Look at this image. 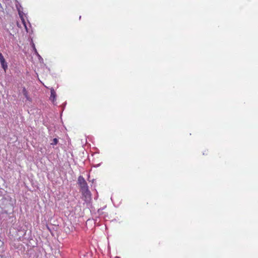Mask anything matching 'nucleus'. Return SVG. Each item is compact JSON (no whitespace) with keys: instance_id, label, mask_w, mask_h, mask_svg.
<instances>
[{"instance_id":"nucleus-2","label":"nucleus","mask_w":258,"mask_h":258,"mask_svg":"<svg viewBox=\"0 0 258 258\" xmlns=\"http://www.w3.org/2000/svg\"><path fill=\"white\" fill-rule=\"evenodd\" d=\"M81 191L86 200L91 199V194L89 190L88 187L81 189Z\"/></svg>"},{"instance_id":"nucleus-5","label":"nucleus","mask_w":258,"mask_h":258,"mask_svg":"<svg viewBox=\"0 0 258 258\" xmlns=\"http://www.w3.org/2000/svg\"><path fill=\"white\" fill-rule=\"evenodd\" d=\"M51 94H50V99L52 100V101L54 102V100H55L56 97V93L54 89H51Z\"/></svg>"},{"instance_id":"nucleus-3","label":"nucleus","mask_w":258,"mask_h":258,"mask_svg":"<svg viewBox=\"0 0 258 258\" xmlns=\"http://www.w3.org/2000/svg\"><path fill=\"white\" fill-rule=\"evenodd\" d=\"M0 62L2 64V68L6 71L8 68L7 63L5 61V59L3 54L0 52Z\"/></svg>"},{"instance_id":"nucleus-8","label":"nucleus","mask_w":258,"mask_h":258,"mask_svg":"<svg viewBox=\"0 0 258 258\" xmlns=\"http://www.w3.org/2000/svg\"><path fill=\"white\" fill-rule=\"evenodd\" d=\"M17 26H18V27L22 28V26L19 24V22H17Z\"/></svg>"},{"instance_id":"nucleus-7","label":"nucleus","mask_w":258,"mask_h":258,"mask_svg":"<svg viewBox=\"0 0 258 258\" xmlns=\"http://www.w3.org/2000/svg\"><path fill=\"white\" fill-rule=\"evenodd\" d=\"M58 143V140L56 138H54L52 140V142L51 143V145H55Z\"/></svg>"},{"instance_id":"nucleus-4","label":"nucleus","mask_w":258,"mask_h":258,"mask_svg":"<svg viewBox=\"0 0 258 258\" xmlns=\"http://www.w3.org/2000/svg\"><path fill=\"white\" fill-rule=\"evenodd\" d=\"M20 18H21V22H22L23 26H24V27L26 29V31L28 32V28H27V25H26V21L25 20V19H24L23 16L22 15L20 14Z\"/></svg>"},{"instance_id":"nucleus-1","label":"nucleus","mask_w":258,"mask_h":258,"mask_svg":"<svg viewBox=\"0 0 258 258\" xmlns=\"http://www.w3.org/2000/svg\"><path fill=\"white\" fill-rule=\"evenodd\" d=\"M78 183L80 187V190L88 187L87 182L82 176H79Z\"/></svg>"},{"instance_id":"nucleus-6","label":"nucleus","mask_w":258,"mask_h":258,"mask_svg":"<svg viewBox=\"0 0 258 258\" xmlns=\"http://www.w3.org/2000/svg\"><path fill=\"white\" fill-rule=\"evenodd\" d=\"M23 95H24V96L27 99H29L28 93L27 91L26 90V89L25 88H24L23 89Z\"/></svg>"}]
</instances>
